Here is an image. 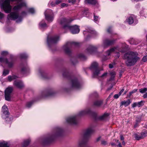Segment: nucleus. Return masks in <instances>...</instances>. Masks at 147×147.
<instances>
[{"label":"nucleus","mask_w":147,"mask_h":147,"mask_svg":"<svg viewBox=\"0 0 147 147\" xmlns=\"http://www.w3.org/2000/svg\"><path fill=\"white\" fill-rule=\"evenodd\" d=\"M138 55V54L137 53L130 52L125 54L123 58L127 60L125 61V63L127 66H132L134 65L140 59Z\"/></svg>","instance_id":"1"},{"label":"nucleus","mask_w":147,"mask_h":147,"mask_svg":"<svg viewBox=\"0 0 147 147\" xmlns=\"http://www.w3.org/2000/svg\"><path fill=\"white\" fill-rule=\"evenodd\" d=\"M11 1H21L22 0H11ZM10 0H1L0 1V6L1 8L3 9L5 12L9 13L11 9L10 5Z\"/></svg>","instance_id":"2"},{"label":"nucleus","mask_w":147,"mask_h":147,"mask_svg":"<svg viewBox=\"0 0 147 147\" xmlns=\"http://www.w3.org/2000/svg\"><path fill=\"white\" fill-rule=\"evenodd\" d=\"M72 21L70 19L62 18L59 20V23L64 29L66 30L69 25V24Z\"/></svg>","instance_id":"3"},{"label":"nucleus","mask_w":147,"mask_h":147,"mask_svg":"<svg viewBox=\"0 0 147 147\" xmlns=\"http://www.w3.org/2000/svg\"><path fill=\"white\" fill-rule=\"evenodd\" d=\"M13 88L10 87H8L5 90V97L6 100H10L11 94L13 91Z\"/></svg>","instance_id":"4"},{"label":"nucleus","mask_w":147,"mask_h":147,"mask_svg":"<svg viewBox=\"0 0 147 147\" xmlns=\"http://www.w3.org/2000/svg\"><path fill=\"white\" fill-rule=\"evenodd\" d=\"M70 30L73 34L78 33L80 31V29L78 26H70L69 25L66 30Z\"/></svg>","instance_id":"5"},{"label":"nucleus","mask_w":147,"mask_h":147,"mask_svg":"<svg viewBox=\"0 0 147 147\" xmlns=\"http://www.w3.org/2000/svg\"><path fill=\"white\" fill-rule=\"evenodd\" d=\"M19 17V13L17 12H12L7 16L8 20H15L18 19Z\"/></svg>","instance_id":"6"},{"label":"nucleus","mask_w":147,"mask_h":147,"mask_svg":"<svg viewBox=\"0 0 147 147\" xmlns=\"http://www.w3.org/2000/svg\"><path fill=\"white\" fill-rule=\"evenodd\" d=\"M0 62L1 63H5L8 65V66L9 68L12 67L14 64V61L13 60H12L10 61H8L7 59L6 58H3V57L0 58Z\"/></svg>","instance_id":"7"},{"label":"nucleus","mask_w":147,"mask_h":147,"mask_svg":"<svg viewBox=\"0 0 147 147\" xmlns=\"http://www.w3.org/2000/svg\"><path fill=\"white\" fill-rule=\"evenodd\" d=\"M71 88H78L80 86V85L76 79H74L71 80Z\"/></svg>","instance_id":"8"},{"label":"nucleus","mask_w":147,"mask_h":147,"mask_svg":"<svg viewBox=\"0 0 147 147\" xmlns=\"http://www.w3.org/2000/svg\"><path fill=\"white\" fill-rule=\"evenodd\" d=\"M78 43L77 42H67L66 45L64 46V47H65V51L67 53H70V50L68 48H67V47H68L70 45H77Z\"/></svg>","instance_id":"9"},{"label":"nucleus","mask_w":147,"mask_h":147,"mask_svg":"<svg viewBox=\"0 0 147 147\" xmlns=\"http://www.w3.org/2000/svg\"><path fill=\"white\" fill-rule=\"evenodd\" d=\"M13 84L16 87L20 89H22L24 87V85L22 82L21 81L19 80L15 81Z\"/></svg>","instance_id":"10"},{"label":"nucleus","mask_w":147,"mask_h":147,"mask_svg":"<svg viewBox=\"0 0 147 147\" xmlns=\"http://www.w3.org/2000/svg\"><path fill=\"white\" fill-rule=\"evenodd\" d=\"M67 121L71 124H76L77 123L76 119V116H73L68 118L67 119Z\"/></svg>","instance_id":"11"},{"label":"nucleus","mask_w":147,"mask_h":147,"mask_svg":"<svg viewBox=\"0 0 147 147\" xmlns=\"http://www.w3.org/2000/svg\"><path fill=\"white\" fill-rule=\"evenodd\" d=\"M98 67V64L96 62H93L91 65V68L96 69V70L94 73V75H98L99 74V71L97 70Z\"/></svg>","instance_id":"12"},{"label":"nucleus","mask_w":147,"mask_h":147,"mask_svg":"<svg viewBox=\"0 0 147 147\" xmlns=\"http://www.w3.org/2000/svg\"><path fill=\"white\" fill-rule=\"evenodd\" d=\"M26 3L24 2H22L20 3L18 5L15 6L13 8V10H17L23 7L26 6Z\"/></svg>","instance_id":"13"},{"label":"nucleus","mask_w":147,"mask_h":147,"mask_svg":"<svg viewBox=\"0 0 147 147\" xmlns=\"http://www.w3.org/2000/svg\"><path fill=\"white\" fill-rule=\"evenodd\" d=\"M115 42L114 40H109L107 39L104 42V44L105 46H109L113 45Z\"/></svg>","instance_id":"14"},{"label":"nucleus","mask_w":147,"mask_h":147,"mask_svg":"<svg viewBox=\"0 0 147 147\" xmlns=\"http://www.w3.org/2000/svg\"><path fill=\"white\" fill-rule=\"evenodd\" d=\"M131 102V101L129 99H128L127 101H122L121 102L120 106L124 105L125 107L127 106Z\"/></svg>","instance_id":"15"},{"label":"nucleus","mask_w":147,"mask_h":147,"mask_svg":"<svg viewBox=\"0 0 147 147\" xmlns=\"http://www.w3.org/2000/svg\"><path fill=\"white\" fill-rule=\"evenodd\" d=\"M94 132L93 130L91 128H88L86 130L85 134L84 136L85 137H87L90 136L91 134Z\"/></svg>","instance_id":"16"},{"label":"nucleus","mask_w":147,"mask_h":147,"mask_svg":"<svg viewBox=\"0 0 147 147\" xmlns=\"http://www.w3.org/2000/svg\"><path fill=\"white\" fill-rule=\"evenodd\" d=\"M85 3H88L92 5H95L97 3V0H85Z\"/></svg>","instance_id":"17"},{"label":"nucleus","mask_w":147,"mask_h":147,"mask_svg":"<svg viewBox=\"0 0 147 147\" xmlns=\"http://www.w3.org/2000/svg\"><path fill=\"white\" fill-rule=\"evenodd\" d=\"M90 113H91L92 115H94L95 116L97 115V114L96 113L92 112L90 110H86L81 112V114L82 115H85L87 114H90Z\"/></svg>","instance_id":"18"},{"label":"nucleus","mask_w":147,"mask_h":147,"mask_svg":"<svg viewBox=\"0 0 147 147\" xmlns=\"http://www.w3.org/2000/svg\"><path fill=\"white\" fill-rule=\"evenodd\" d=\"M3 113L5 115H8L9 112L8 111V109L5 105H4L2 107Z\"/></svg>","instance_id":"19"},{"label":"nucleus","mask_w":147,"mask_h":147,"mask_svg":"<svg viewBox=\"0 0 147 147\" xmlns=\"http://www.w3.org/2000/svg\"><path fill=\"white\" fill-rule=\"evenodd\" d=\"M47 12L46 11L45 12V16L46 19L49 22H51L53 20V16L51 15H47L46 13Z\"/></svg>","instance_id":"20"},{"label":"nucleus","mask_w":147,"mask_h":147,"mask_svg":"<svg viewBox=\"0 0 147 147\" xmlns=\"http://www.w3.org/2000/svg\"><path fill=\"white\" fill-rule=\"evenodd\" d=\"M102 104V101L101 100H98L95 101L94 102V105L97 107L100 106Z\"/></svg>","instance_id":"21"},{"label":"nucleus","mask_w":147,"mask_h":147,"mask_svg":"<svg viewBox=\"0 0 147 147\" xmlns=\"http://www.w3.org/2000/svg\"><path fill=\"white\" fill-rule=\"evenodd\" d=\"M126 21L129 24H132L134 22L133 18L132 16H130L126 20Z\"/></svg>","instance_id":"22"},{"label":"nucleus","mask_w":147,"mask_h":147,"mask_svg":"<svg viewBox=\"0 0 147 147\" xmlns=\"http://www.w3.org/2000/svg\"><path fill=\"white\" fill-rule=\"evenodd\" d=\"M58 39L59 37L58 36L53 37L51 40V42L52 43H56L58 40Z\"/></svg>","instance_id":"23"},{"label":"nucleus","mask_w":147,"mask_h":147,"mask_svg":"<svg viewBox=\"0 0 147 147\" xmlns=\"http://www.w3.org/2000/svg\"><path fill=\"white\" fill-rule=\"evenodd\" d=\"M0 147H9L7 142L0 141Z\"/></svg>","instance_id":"24"},{"label":"nucleus","mask_w":147,"mask_h":147,"mask_svg":"<svg viewBox=\"0 0 147 147\" xmlns=\"http://www.w3.org/2000/svg\"><path fill=\"white\" fill-rule=\"evenodd\" d=\"M30 140H29L24 141L22 145V147H26L29 144Z\"/></svg>","instance_id":"25"},{"label":"nucleus","mask_w":147,"mask_h":147,"mask_svg":"<svg viewBox=\"0 0 147 147\" xmlns=\"http://www.w3.org/2000/svg\"><path fill=\"white\" fill-rule=\"evenodd\" d=\"M115 48L111 49L106 52L108 56L111 53L115 51Z\"/></svg>","instance_id":"26"},{"label":"nucleus","mask_w":147,"mask_h":147,"mask_svg":"<svg viewBox=\"0 0 147 147\" xmlns=\"http://www.w3.org/2000/svg\"><path fill=\"white\" fill-rule=\"evenodd\" d=\"M141 135L142 136L143 138L147 136V131L146 130L143 131L141 133Z\"/></svg>","instance_id":"27"},{"label":"nucleus","mask_w":147,"mask_h":147,"mask_svg":"<svg viewBox=\"0 0 147 147\" xmlns=\"http://www.w3.org/2000/svg\"><path fill=\"white\" fill-rule=\"evenodd\" d=\"M108 114L107 113H105L103 115L100 116L99 117V119L100 120H102L105 119L108 116Z\"/></svg>","instance_id":"28"},{"label":"nucleus","mask_w":147,"mask_h":147,"mask_svg":"<svg viewBox=\"0 0 147 147\" xmlns=\"http://www.w3.org/2000/svg\"><path fill=\"white\" fill-rule=\"evenodd\" d=\"M129 42L130 44L132 45L136 44H137V43L136 42L135 40L133 38L130 39L129 40Z\"/></svg>","instance_id":"29"},{"label":"nucleus","mask_w":147,"mask_h":147,"mask_svg":"<svg viewBox=\"0 0 147 147\" xmlns=\"http://www.w3.org/2000/svg\"><path fill=\"white\" fill-rule=\"evenodd\" d=\"M135 138L136 140H139L142 139H143L141 135H138L137 134H136L135 135Z\"/></svg>","instance_id":"30"},{"label":"nucleus","mask_w":147,"mask_h":147,"mask_svg":"<svg viewBox=\"0 0 147 147\" xmlns=\"http://www.w3.org/2000/svg\"><path fill=\"white\" fill-rule=\"evenodd\" d=\"M140 92L141 93H144L147 91V88H144L143 89H140L139 90Z\"/></svg>","instance_id":"31"},{"label":"nucleus","mask_w":147,"mask_h":147,"mask_svg":"<svg viewBox=\"0 0 147 147\" xmlns=\"http://www.w3.org/2000/svg\"><path fill=\"white\" fill-rule=\"evenodd\" d=\"M107 74H108V73L107 72H105L103 74H102L100 77L102 79L105 78H106V77L107 76Z\"/></svg>","instance_id":"32"},{"label":"nucleus","mask_w":147,"mask_h":147,"mask_svg":"<svg viewBox=\"0 0 147 147\" xmlns=\"http://www.w3.org/2000/svg\"><path fill=\"white\" fill-rule=\"evenodd\" d=\"M137 89H135L129 92V97H130L132 94H133L137 91Z\"/></svg>","instance_id":"33"},{"label":"nucleus","mask_w":147,"mask_h":147,"mask_svg":"<svg viewBox=\"0 0 147 147\" xmlns=\"http://www.w3.org/2000/svg\"><path fill=\"white\" fill-rule=\"evenodd\" d=\"M144 101H141L140 102H138L137 103L138 104V106L139 107H140L144 105L143 104Z\"/></svg>","instance_id":"34"},{"label":"nucleus","mask_w":147,"mask_h":147,"mask_svg":"<svg viewBox=\"0 0 147 147\" xmlns=\"http://www.w3.org/2000/svg\"><path fill=\"white\" fill-rule=\"evenodd\" d=\"M9 71L8 70L5 69L3 71V75L5 76H6L9 74Z\"/></svg>","instance_id":"35"},{"label":"nucleus","mask_w":147,"mask_h":147,"mask_svg":"<svg viewBox=\"0 0 147 147\" xmlns=\"http://www.w3.org/2000/svg\"><path fill=\"white\" fill-rule=\"evenodd\" d=\"M33 103L32 101L28 102L27 103L26 106L27 107H29L31 106Z\"/></svg>","instance_id":"36"},{"label":"nucleus","mask_w":147,"mask_h":147,"mask_svg":"<svg viewBox=\"0 0 147 147\" xmlns=\"http://www.w3.org/2000/svg\"><path fill=\"white\" fill-rule=\"evenodd\" d=\"M64 1V0H57L55 2V4L56 5H58L61 2H63Z\"/></svg>","instance_id":"37"},{"label":"nucleus","mask_w":147,"mask_h":147,"mask_svg":"<svg viewBox=\"0 0 147 147\" xmlns=\"http://www.w3.org/2000/svg\"><path fill=\"white\" fill-rule=\"evenodd\" d=\"M93 50V47H90V48L89 49H87V50L90 53H91V52Z\"/></svg>","instance_id":"38"},{"label":"nucleus","mask_w":147,"mask_h":147,"mask_svg":"<svg viewBox=\"0 0 147 147\" xmlns=\"http://www.w3.org/2000/svg\"><path fill=\"white\" fill-rule=\"evenodd\" d=\"M8 53L6 51H3L1 53V55L3 56H5L7 55Z\"/></svg>","instance_id":"39"},{"label":"nucleus","mask_w":147,"mask_h":147,"mask_svg":"<svg viewBox=\"0 0 147 147\" xmlns=\"http://www.w3.org/2000/svg\"><path fill=\"white\" fill-rule=\"evenodd\" d=\"M101 144L103 145H105L107 144V143L106 141L104 140L101 141Z\"/></svg>","instance_id":"40"},{"label":"nucleus","mask_w":147,"mask_h":147,"mask_svg":"<svg viewBox=\"0 0 147 147\" xmlns=\"http://www.w3.org/2000/svg\"><path fill=\"white\" fill-rule=\"evenodd\" d=\"M142 60L145 62L147 61V55L144 56L142 58Z\"/></svg>","instance_id":"41"},{"label":"nucleus","mask_w":147,"mask_h":147,"mask_svg":"<svg viewBox=\"0 0 147 147\" xmlns=\"http://www.w3.org/2000/svg\"><path fill=\"white\" fill-rule=\"evenodd\" d=\"M137 102H134L132 105V107L133 108H134L136 106H138V104Z\"/></svg>","instance_id":"42"},{"label":"nucleus","mask_w":147,"mask_h":147,"mask_svg":"<svg viewBox=\"0 0 147 147\" xmlns=\"http://www.w3.org/2000/svg\"><path fill=\"white\" fill-rule=\"evenodd\" d=\"M29 11L32 13H33L34 12V10L33 8H30L29 9Z\"/></svg>","instance_id":"43"},{"label":"nucleus","mask_w":147,"mask_h":147,"mask_svg":"<svg viewBox=\"0 0 147 147\" xmlns=\"http://www.w3.org/2000/svg\"><path fill=\"white\" fill-rule=\"evenodd\" d=\"M40 26L42 27H45L47 26V24L45 23L40 24Z\"/></svg>","instance_id":"44"},{"label":"nucleus","mask_w":147,"mask_h":147,"mask_svg":"<svg viewBox=\"0 0 147 147\" xmlns=\"http://www.w3.org/2000/svg\"><path fill=\"white\" fill-rule=\"evenodd\" d=\"M20 57L22 58H26V56L25 54H22L20 55Z\"/></svg>","instance_id":"45"},{"label":"nucleus","mask_w":147,"mask_h":147,"mask_svg":"<svg viewBox=\"0 0 147 147\" xmlns=\"http://www.w3.org/2000/svg\"><path fill=\"white\" fill-rule=\"evenodd\" d=\"M120 95H119V94H115L114 96H113V97L114 98H115V99H117L118 98L119 96H120Z\"/></svg>","instance_id":"46"},{"label":"nucleus","mask_w":147,"mask_h":147,"mask_svg":"<svg viewBox=\"0 0 147 147\" xmlns=\"http://www.w3.org/2000/svg\"><path fill=\"white\" fill-rule=\"evenodd\" d=\"M4 17V15L3 13L0 12V20L2 19Z\"/></svg>","instance_id":"47"},{"label":"nucleus","mask_w":147,"mask_h":147,"mask_svg":"<svg viewBox=\"0 0 147 147\" xmlns=\"http://www.w3.org/2000/svg\"><path fill=\"white\" fill-rule=\"evenodd\" d=\"M68 5V4H66L65 3H62L61 4V7H67Z\"/></svg>","instance_id":"48"},{"label":"nucleus","mask_w":147,"mask_h":147,"mask_svg":"<svg viewBox=\"0 0 147 147\" xmlns=\"http://www.w3.org/2000/svg\"><path fill=\"white\" fill-rule=\"evenodd\" d=\"M76 0H69V3H71L73 4H74L76 2Z\"/></svg>","instance_id":"49"},{"label":"nucleus","mask_w":147,"mask_h":147,"mask_svg":"<svg viewBox=\"0 0 147 147\" xmlns=\"http://www.w3.org/2000/svg\"><path fill=\"white\" fill-rule=\"evenodd\" d=\"M8 79L9 81V82H11L12 80H13V79H12V78L11 76H8Z\"/></svg>","instance_id":"50"},{"label":"nucleus","mask_w":147,"mask_h":147,"mask_svg":"<svg viewBox=\"0 0 147 147\" xmlns=\"http://www.w3.org/2000/svg\"><path fill=\"white\" fill-rule=\"evenodd\" d=\"M136 120L137 123H139L141 121V119L140 118H137Z\"/></svg>","instance_id":"51"},{"label":"nucleus","mask_w":147,"mask_h":147,"mask_svg":"<svg viewBox=\"0 0 147 147\" xmlns=\"http://www.w3.org/2000/svg\"><path fill=\"white\" fill-rule=\"evenodd\" d=\"M107 32L109 33H111L112 32V30L111 28H109L107 30Z\"/></svg>","instance_id":"52"},{"label":"nucleus","mask_w":147,"mask_h":147,"mask_svg":"<svg viewBox=\"0 0 147 147\" xmlns=\"http://www.w3.org/2000/svg\"><path fill=\"white\" fill-rule=\"evenodd\" d=\"M124 90L123 88L119 92V95H121V94L123 92Z\"/></svg>","instance_id":"53"},{"label":"nucleus","mask_w":147,"mask_h":147,"mask_svg":"<svg viewBox=\"0 0 147 147\" xmlns=\"http://www.w3.org/2000/svg\"><path fill=\"white\" fill-rule=\"evenodd\" d=\"M94 20L95 21H96L98 20V17L96 16H95V15H94Z\"/></svg>","instance_id":"54"},{"label":"nucleus","mask_w":147,"mask_h":147,"mask_svg":"<svg viewBox=\"0 0 147 147\" xmlns=\"http://www.w3.org/2000/svg\"><path fill=\"white\" fill-rule=\"evenodd\" d=\"M51 6H52V7H53V6H55V5H56L55 4V3L54 2H51Z\"/></svg>","instance_id":"55"},{"label":"nucleus","mask_w":147,"mask_h":147,"mask_svg":"<svg viewBox=\"0 0 147 147\" xmlns=\"http://www.w3.org/2000/svg\"><path fill=\"white\" fill-rule=\"evenodd\" d=\"M53 139L51 138H49L47 141L48 142H50L52 141Z\"/></svg>","instance_id":"56"},{"label":"nucleus","mask_w":147,"mask_h":147,"mask_svg":"<svg viewBox=\"0 0 147 147\" xmlns=\"http://www.w3.org/2000/svg\"><path fill=\"white\" fill-rule=\"evenodd\" d=\"M11 77L12 78V79H13V80L16 79L18 78V77L17 76L14 75L13 76H11Z\"/></svg>","instance_id":"57"},{"label":"nucleus","mask_w":147,"mask_h":147,"mask_svg":"<svg viewBox=\"0 0 147 147\" xmlns=\"http://www.w3.org/2000/svg\"><path fill=\"white\" fill-rule=\"evenodd\" d=\"M144 98H147V92L144 94L143 96Z\"/></svg>","instance_id":"58"},{"label":"nucleus","mask_w":147,"mask_h":147,"mask_svg":"<svg viewBox=\"0 0 147 147\" xmlns=\"http://www.w3.org/2000/svg\"><path fill=\"white\" fill-rule=\"evenodd\" d=\"M111 76H115V73L114 71H112L110 73Z\"/></svg>","instance_id":"59"},{"label":"nucleus","mask_w":147,"mask_h":147,"mask_svg":"<svg viewBox=\"0 0 147 147\" xmlns=\"http://www.w3.org/2000/svg\"><path fill=\"white\" fill-rule=\"evenodd\" d=\"M120 139L121 140H124V138L123 135H121L120 136Z\"/></svg>","instance_id":"60"},{"label":"nucleus","mask_w":147,"mask_h":147,"mask_svg":"<svg viewBox=\"0 0 147 147\" xmlns=\"http://www.w3.org/2000/svg\"><path fill=\"white\" fill-rule=\"evenodd\" d=\"M114 77L115 76H111V77L110 79V80H113L114 79Z\"/></svg>","instance_id":"61"},{"label":"nucleus","mask_w":147,"mask_h":147,"mask_svg":"<svg viewBox=\"0 0 147 147\" xmlns=\"http://www.w3.org/2000/svg\"><path fill=\"white\" fill-rule=\"evenodd\" d=\"M109 67L110 68H112L113 67V65L111 64H109Z\"/></svg>","instance_id":"62"},{"label":"nucleus","mask_w":147,"mask_h":147,"mask_svg":"<svg viewBox=\"0 0 147 147\" xmlns=\"http://www.w3.org/2000/svg\"><path fill=\"white\" fill-rule=\"evenodd\" d=\"M101 137H98L97 139H96V141L97 142L98 141L101 139Z\"/></svg>","instance_id":"63"},{"label":"nucleus","mask_w":147,"mask_h":147,"mask_svg":"<svg viewBox=\"0 0 147 147\" xmlns=\"http://www.w3.org/2000/svg\"><path fill=\"white\" fill-rule=\"evenodd\" d=\"M118 146V147H122L121 143L119 142Z\"/></svg>","instance_id":"64"}]
</instances>
